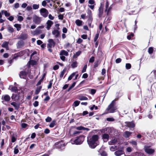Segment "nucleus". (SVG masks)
<instances>
[{
  "label": "nucleus",
  "mask_w": 156,
  "mask_h": 156,
  "mask_svg": "<svg viewBox=\"0 0 156 156\" xmlns=\"http://www.w3.org/2000/svg\"><path fill=\"white\" fill-rule=\"evenodd\" d=\"M131 65L130 63H126V69H129L131 68Z\"/></svg>",
  "instance_id": "obj_49"
},
{
  "label": "nucleus",
  "mask_w": 156,
  "mask_h": 156,
  "mask_svg": "<svg viewBox=\"0 0 156 156\" xmlns=\"http://www.w3.org/2000/svg\"><path fill=\"white\" fill-rule=\"evenodd\" d=\"M129 143L133 145L136 146L137 145V142L135 141H132L129 142Z\"/></svg>",
  "instance_id": "obj_52"
},
{
  "label": "nucleus",
  "mask_w": 156,
  "mask_h": 156,
  "mask_svg": "<svg viewBox=\"0 0 156 156\" xmlns=\"http://www.w3.org/2000/svg\"><path fill=\"white\" fill-rule=\"evenodd\" d=\"M24 44V42L22 40L19 41L17 44L16 46L17 48H20L23 47Z\"/></svg>",
  "instance_id": "obj_12"
},
{
  "label": "nucleus",
  "mask_w": 156,
  "mask_h": 156,
  "mask_svg": "<svg viewBox=\"0 0 156 156\" xmlns=\"http://www.w3.org/2000/svg\"><path fill=\"white\" fill-rule=\"evenodd\" d=\"M106 120L108 121H115V119L113 118H108Z\"/></svg>",
  "instance_id": "obj_55"
},
{
  "label": "nucleus",
  "mask_w": 156,
  "mask_h": 156,
  "mask_svg": "<svg viewBox=\"0 0 156 156\" xmlns=\"http://www.w3.org/2000/svg\"><path fill=\"white\" fill-rule=\"evenodd\" d=\"M66 68H64L61 72V73L60 75V78H62L63 77V75H64L66 71Z\"/></svg>",
  "instance_id": "obj_37"
},
{
  "label": "nucleus",
  "mask_w": 156,
  "mask_h": 156,
  "mask_svg": "<svg viewBox=\"0 0 156 156\" xmlns=\"http://www.w3.org/2000/svg\"><path fill=\"white\" fill-rule=\"evenodd\" d=\"M132 148L130 147H128L126 148V151L128 152H130L132 151Z\"/></svg>",
  "instance_id": "obj_53"
},
{
  "label": "nucleus",
  "mask_w": 156,
  "mask_h": 156,
  "mask_svg": "<svg viewBox=\"0 0 156 156\" xmlns=\"http://www.w3.org/2000/svg\"><path fill=\"white\" fill-rule=\"evenodd\" d=\"M87 64L85 65V66H84V67L82 71V73H84L86 71V70L87 68Z\"/></svg>",
  "instance_id": "obj_50"
},
{
  "label": "nucleus",
  "mask_w": 156,
  "mask_h": 156,
  "mask_svg": "<svg viewBox=\"0 0 156 156\" xmlns=\"http://www.w3.org/2000/svg\"><path fill=\"white\" fill-rule=\"evenodd\" d=\"M76 129L78 130H86L87 131L89 130V129L88 128H85L82 126L76 127Z\"/></svg>",
  "instance_id": "obj_25"
},
{
  "label": "nucleus",
  "mask_w": 156,
  "mask_h": 156,
  "mask_svg": "<svg viewBox=\"0 0 156 156\" xmlns=\"http://www.w3.org/2000/svg\"><path fill=\"white\" fill-rule=\"evenodd\" d=\"M60 55H64L66 56H67L68 55V53L67 51H66L65 50H62L60 53Z\"/></svg>",
  "instance_id": "obj_24"
},
{
  "label": "nucleus",
  "mask_w": 156,
  "mask_h": 156,
  "mask_svg": "<svg viewBox=\"0 0 156 156\" xmlns=\"http://www.w3.org/2000/svg\"><path fill=\"white\" fill-rule=\"evenodd\" d=\"M83 22L79 20H76L75 21V23L78 26H80L82 25Z\"/></svg>",
  "instance_id": "obj_29"
},
{
  "label": "nucleus",
  "mask_w": 156,
  "mask_h": 156,
  "mask_svg": "<svg viewBox=\"0 0 156 156\" xmlns=\"http://www.w3.org/2000/svg\"><path fill=\"white\" fill-rule=\"evenodd\" d=\"M99 36V34H96L95 37L94 38V42H96L98 39Z\"/></svg>",
  "instance_id": "obj_62"
},
{
  "label": "nucleus",
  "mask_w": 156,
  "mask_h": 156,
  "mask_svg": "<svg viewBox=\"0 0 156 156\" xmlns=\"http://www.w3.org/2000/svg\"><path fill=\"white\" fill-rule=\"evenodd\" d=\"M9 42L5 41L3 42L1 46L2 48H5L6 50H8Z\"/></svg>",
  "instance_id": "obj_22"
},
{
  "label": "nucleus",
  "mask_w": 156,
  "mask_h": 156,
  "mask_svg": "<svg viewBox=\"0 0 156 156\" xmlns=\"http://www.w3.org/2000/svg\"><path fill=\"white\" fill-rule=\"evenodd\" d=\"M87 17L88 18V19H93L92 12L89 9H87Z\"/></svg>",
  "instance_id": "obj_18"
},
{
  "label": "nucleus",
  "mask_w": 156,
  "mask_h": 156,
  "mask_svg": "<svg viewBox=\"0 0 156 156\" xmlns=\"http://www.w3.org/2000/svg\"><path fill=\"white\" fill-rule=\"evenodd\" d=\"M59 32L58 30H54L52 31V34L55 36V37L57 38L59 35Z\"/></svg>",
  "instance_id": "obj_17"
},
{
  "label": "nucleus",
  "mask_w": 156,
  "mask_h": 156,
  "mask_svg": "<svg viewBox=\"0 0 156 156\" xmlns=\"http://www.w3.org/2000/svg\"><path fill=\"white\" fill-rule=\"evenodd\" d=\"M93 21V19H88L87 21V23L88 25L90 27L92 28L93 26L91 25V23Z\"/></svg>",
  "instance_id": "obj_34"
},
{
  "label": "nucleus",
  "mask_w": 156,
  "mask_h": 156,
  "mask_svg": "<svg viewBox=\"0 0 156 156\" xmlns=\"http://www.w3.org/2000/svg\"><path fill=\"white\" fill-rule=\"evenodd\" d=\"M52 80H51L49 82V85L48 86V89H50L51 88L52 85Z\"/></svg>",
  "instance_id": "obj_56"
},
{
  "label": "nucleus",
  "mask_w": 156,
  "mask_h": 156,
  "mask_svg": "<svg viewBox=\"0 0 156 156\" xmlns=\"http://www.w3.org/2000/svg\"><path fill=\"white\" fill-rule=\"evenodd\" d=\"M39 102L37 101H35L33 103V105L35 107L37 106L38 105Z\"/></svg>",
  "instance_id": "obj_61"
},
{
  "label": "nucleus",
  "mask_w": 156,
  "mask_h": 156,
  "mask_svg": "<svg viewBox=\"0 0 156 156\" xmlns=\"http://www.w3.org/2000/svg\"><path fill=\"white\" fill-rule=\"evenodd\" d=\"M76 84V82H73L72 85L69 87L68 91H69L70 90L73 88L75 85Z\"/></svg>",
  "instance_id": "obj_45"
},
{
  "label": "nucleus",
  "mask_w": 156,
  "mask_h": 156,
  "mask_svg": "<svg viewBox=\"0 0 156 156\" xmlns=\"http://www.w3.org/2000/svg\"><path fill=\"white\" fill-rule=\"evenodd\" d=\"M95 2L94 0H89L88 3L91 5H93L95 4Z\"/></svg>",
  "instance_id": "obj_63"
},
{
  "label": "nucleus",
  "mask_w": 156,
  "mask_h": 156,
  "mask_svg": "<svg viewBox=\"0 0 156 156\" xmlns=\"http://www.w3.org/2000/svg\"><path fill=\"white\" fill-rule=\"evenodd\" d=\"M11 105L13 106L15 109L18 110L20 108V105L19 104L16 103V102H12L11 103Z\"/></svg>",
  "instance_id": "obj_20"
},
{
  "label": "nucleus",
  "mask_w": 156,
  "mask_h": 156,
  "mask_svg": "<svg viewBox=\"0 0 156 156\" xmlns=\"http://www.w3.org/2000/svg\"><path fill=\"white\" fill-rule=\"evenodd\" d=\"M33 8L34 9H38L39 8V5L34 4L33 5Z\"/></svg>",
  "instance_id": "obj_46"
},
{
  "label": "nucleus",
  "mask_w": 156,
  "mask_h": 156,
  "mask_svg": "<svg viewBox=\"0 0 156 156\" xmlns=\"http://www.w3.org/2000/svg\"><path fill=\"white\" fill-rule=\"evenodd\" d=\"M110 150L112 151H114L117 149V146H112L110 147Z\"/></svg>",
  "instance_id": "obj_43"
},
{
  "label": "nucleus",
  "mask_w": 156,
  "mask_h": 156,
  "mask_svg": "<svg viewBox=\"0 0 156 156\" xmlns=\"http://www.w3.org/2000/svg\"><path fill=\"white\" fill-rule=\"evenodd\" d=\"M50 131L48 129H45L44 130V133L45 134H48L50 133Z\"/></svg>",
  "instance_id": "obj_60"
},
{
  "label": "nucleus",
  "mask_w": 156,
  "mask_h": 156,
  "mask_svg": "<svg viewBox=\"0 0 156 156\" xmlns=\"http://www.w3.org/2000/svg\"><path fill=\"white\" fill-rule=\"evenodd\" d=\"M79 100H87L88 99V98L85 96H82L80 97L79 98Z\"/></svg>",
  "instance_id": "obj_40"
},
{
  "label": "nucleus",
  "mask_w": 156,
  "mask_h": 156,
  "mask_svg": "<svg viewBox=\"0 0 156 156\" xmlns=\"http://www.w3.org/2000/svg\"><path fill=\"white\" fill-rule=\"evenodd\" d=\"M17 20L20 21H21L23 20V18L21 16H18Z\"/></svg>",
  "instance_id": "obj_54"
},
{
  "label": "nucleus",
  "mask_w": 156,
  "mask_h": 156,
  "mask_svg": "<svg viewBox=\"0 0 156 156\" xmlns=\"http://www.w3.org/2000/svg\"><path fill=\"white\" fill-rule=\"evenodd\" d=\"M56 125V121L53 120L50 124L49 126L50 128L53 127Z\"/></svg>",
  "instance_id": "obj_30"
},
{
  "label": "nucleus",
  "mask_w": 156,
  "mask_h": 156,
  "mask_svg": "<svg viewBox=\"0 0 156 156\" xmlns=\"http://www.w3.org/2000/svg\"><path fill=\"white\" fill-rule=\"evenodd\" d=\"M81 52V51H80L76 52V53L73 55V58H77L78 56L80 55Z\"/></svg>",
  "instance_id": "obj_33"
},
{
  "label": "nucleus",
  "mask_w": 156,
  "mask_h": 156,
  "mask_svg": "<svg viewBox=\"0 0 156 156\" xmlns=\"http://www.w3.org/2000/svg\"><path fill=\"white\" fill-rule=\"evenodd\" d=\"M42 88L41 86H39L37 87L35 90V94H37L39 93L41 90Z\"/></svg>",
  "instance_id": "obj_36"
},
{
  "label": "nucleus",
  "mask_w": 156,
  "mask_h": 156,
  "mask_svg": "<svg viewBox=\"0 0 156 156\" xmlns=\"http://www.w3.org/2000/svg\"><path fill=\"white\" fill-rule=\"evenodd\" d=\"M109 5L108 2L107 1L106 3L105 12H107V15H109L110 14L111 11L112 9V6H110L109 7H108Z\"/></svg>",
  "instance_id": "obj_6"
},
{
  "label": "nucleus",
  "mask_w": 156,
  "mask_h": 156,
  "mask_svg": "<svg viewBox=\"0 0 156 156\" xmlns=\"http://www.w3.org/2000/svg\"><path fill=\"white\" fill-rule=\"evenodd\" d=\"M3 13L6 17H8L10 15V13L8 12L7 11L4 10Z\"/></svg>",
  "instance_id": "obj_47"
},
{
  "label": "nucleus",
  "mask_w": 156,
  "mask_h": 156,
  "mask_svg": "<svg viewBox=\"0 0 156 156\" xmlns=\"http://www.w3.org/2000/svg\"><path fill=\"white\" fill-rule=\"evenodd\" d=\"M153 48L152 47H150L148 48V52L149 54H151L153 53Z\"/></svg>",
  "instance_id": "obj_48"
},
{
  "label": "nucleus",
  "mask_w": 156,
  "mask_h": 156,
  "mask_svg": "<svg viewBox=\"0 0 156 156\" xmlns=\"http://www.w3.org/2000/svg\"><path fill=\"white\" fill-rule=\"evenodd\" d=\"M125 124H126L125 126L130 128H133L135 126V124L133 122H125Z\"/></svg>",
  "instance_id": "obj_10"
},
{
  "label": "nucleus",
  "mask_w": 156,
  "mask_h": 156,
  "mask_svg": "<svg viewBox=\"0 0 156 156\" xmlns=\"http://www.w3.org/2000/svg\"><path fill=\"white\" fill-rule=\"evenodd\" d=\"M4 99L6 101H9L10 99V96L8 95H5L3 97Z\"/></svg>",
  "instance_id": "obj_31"
},
{
  "label": "nucleus",
  "mask_w": 156,
  "mask_h": 156,
  "mask_svg": "<svg viewBox=\"0 0 156 156\" xmlns=\"http://www.w3.org/2000/svg\"><path fill=\"white\" fill-rule=\"evenodd\" d=\"M30 65L32 66L35 65L36 64V62L34 60H31L29 62Z\"/></svg>",
  "instance_id": "obj_38"
},
{
  "label": "nucleus",
  "mask_w": 156,
  "mask_h": 156,
  "mask_svg": "<svg viewBox=\"0 0 156 156\" xmlns=\"http://www.w3.org/2000/svg\"><path fill=\"white\" fill-rule=\"evenodd\" d=\"M28 37V35L26 34H22L20 36L18 39L25 40L27 39Z\"/></svg>",
  "instance_id": "obj_15"
},
{
  "label": "nucleus",
  "mask_w": 156,
  "mask_h": 156,
  "mask_svg": "<svg viewBox=\"0 0 156 156\" xmlns=\"http://www.w3.org/2000/svg\"><path fill=\"white\" fill-rule=\"evenodd\" d=\"M109 136L108 134L104 133L102 135V139L104 142H107L109 140Z\"/></svg>",
  "instance_id": "obj_13"
},
{
  "label": "nucleus",
  "mask_w": 156,
  "mask_h": 156,
  "mask_svg": "<svg viewBox=\"0 0 156 156\" xmlns=\"http://www.w3.org/2000/svg\"><path fill=\"white\" fill-rule=\"evenodd\" d=\"M7 30L10 33H13L14 31L13 28L11 27H9L7 28Z\"/></svg>",
  "instance_id": "obj_42"
},
{
  "label": "nucleus",
  "mask_w": 156,
  "mask_h": 156,
  "mask_svg": "<svg viewBox=\"0 0 156 156\" xmlns=\"http://www.w3.org/2000/svg\"><path fill=\"white\" fill-rule=\"evenodd\" d=\"M11 90L12 91L16 93L18 91V89L16 87H12Z\"/></svg>",
  "instance_id": "obj_44"
},
{
  "label": "nucleus",
  "mask_w": 156,
  "mask_h": 156,
  "mask_svg": "<svg viewBox=\"0 0 156 156\" xmlns=\"http://www.w3.org/2000/svg\"><path fill=\"white\" fill-rule=\"evenodd\" d=\"M123 94V93L122 90H119L118 92L116 93V98L115 100V101L118 100L121 96H122Z\"/></svg>",
  "instance_id": "obj_11"
},
{
  "label": "nucleus",
  "mask_w": 156,
  "mask_h": 156,
  "mask_svg": "<svg viewBox=\"0 0 156 156\" xmlns=\"http://www.w3.org/2000/svg\"><path fill=\"white\" fill-rule=\"evenodd\" d=\"M150 146L145 145L144 146V149L146 153L148 154H151L154 153L155 150L154 149L151 148Z\"/></svg>",
  "instance_id": "obj_4"
},
{
  "label": "nucleus",
  "mask_w": 156,
  "mask_h": 156,
  "mask_svg": "<svg viewBox=\"0 0 156 156\" xmlns=\"http://www.w3.org/2000/svg\"><path fill=\"white\" fill-rule=\"evenodd\" d=\"M55 147L58 148L63 149L65 146V144L62 141L56 143L55 144Z\"/></svg>",
  "instance_id": "obj_5"
},
{
  "label": "nucleus",
  "mask_w": 156,
  "mask_h": 156,
  "mask_svg": "<svg viewBox=\"0 0 156 156\" xmlns=\"http://www.w3.org/2000/svg\"><path fill=\"white\" fill-rule=\"evenodd\" d=\"M42 33V30L39 29L37 28L35 31L34 32V34L37 35L40 34Z\"/></svg>",
  "instance_id": "obj_27"
},
{
  "label": "nucleus",
  "mask_w": 156,
  "mask_h": 156,
  "mask_svg": "<svg viewBox=\"0 0 156 156\" xmlns=\"http://www.w3.org/2000/svg\"><path fill=\"white\" fill-rule=\"evenodd\" d=\"M115 104V100H113L106 109V111L107 113H113L117 109L116 107H114Z\"/></svg>",
  "instance_id": "obj_3"
},
{
  "label": "nucleus",
  "mask_w": 156,
  "mask_h": 156,
  "mask_svg": "<svg viewBox=\"0 0 156 156\" xmlns=\"http://www.w3.org/2000/svg\"><path fill=\"white\" fill-rule=\"evenodd\" d=\"M22 55V53L21 52L15 54L12 58L14 59H16L18 57Z\"/></svg>",
  "instance_id": "obj_23"
},
{
  "label": "nucleus",
  "mask_w": 156,
  "mask_h": 156,
  "mask_svg": "<svg viewBox=\"0 0 156 156\" xmlns=\"http://www.w3.org/2000/svg\"><path fill=\"white\" fill-rule=\"evenodd\" d=\"M117 141V139L116 138H113L110 141L108 142V143L109 145H112L115 144Z\"/></svg>",
  "instance_id": "obj_19"
},
{
  "label": "nucleus",
  "mask_w": 156,
  "mask_h": 156,
  "mask_svg": "<svg viewBox=\"0 0 156 156\" xmlns=\"http://www.w3.org/2000/svg\"><path fill=\"white\" fill-rule=\"evenodd\" d=\"M14 153L15 154H16L19 152V150L18 148H17V147H16L14 149Z\"/></svg>",
  "instance_id": "obj_59"
},
{
  "label": "nucleus",
  "mask_w": 156,
  "mask_h": 156,
  "mask_svg": "<svg viewBox=\"0 0 156 156\" xmlns=\"http://www.w3.org/2000/svg\"><path fill=\"white\" fill-rule=\"evenodd\" d=\"M114 154L116 156H120L123 154V151L122 150H118L115 151Z\"/></svg>",
  "instance_id": "obj_21"
},
{
  "label": "nucleus",
  "mask_w": 156,
  "mask_h": 156,
  "mask_svg": "<svg viewBox=\"0 0 156 156\" xmlns=\"http://www.w3.org/2000/svg\"><path fill=\"white\" fill-rule=\"evenodd\" d=\"M132 133L128 131H126L124 133V136L126 138H128L131 134Z\"/></svg>",
  "instance_id": "obj_28"
},
{
  "label": "nucleus",
  "mask_w": 156,
  "mask_h": 156,
  "mask_svg": "<svg viewBox=\"0 0 156 156\" xmlns=\"http://www.w3.org/2000/svg\"><path fill=\"white\" fill-rule=\"evenodd\" d=\"M88 74L87 73H85L83 75L82 77V78L86 79L88 77Z\"/></svg>",
  "instance_id": "obj_64"
},
{
  "label": "nucleus",
  "mask_w": 156,
  "mask_h": 156,
  "mask_svg": "<svg viewBox=\"0 0 156 156\" xmlns=\"http://www.w3.org/2000/svg\"><path fill=\"white\" fill-rule=\"evenodd\" d=\"M99 13L98 14V16L99 17H101L102 16L103 13V8L101 6L99 8Z\"/></svg>",
  "instance_id": "obj_26"
},
{
  "label": "nucleus",
  "mask_w": 156,
  "mask_h": 156,
  "mask_svg": "<svg viewBox=\"0 0 156 156\" xmlns=\"http://www.w3.org/2000/svg\"><path fill=\"white\" fill-rule=\"evenodd\" d=\"M51 118L49 117H47L45 119V121L47 122H50L51 121Z\"/></svg>",
  "instance_id": "obj_58"
},
{
  "label": "nucleus",
  "mask_w": 156,
  "mask_h": 156,
  "mask_svg": "<svg viewBox=\"0 0 156 156\" xmlns=\"http://www.w3.org/2000/svg\"><path fill=\"white\" fill-rule=\"evenodd\" d=\"M40 11L41 15L44 17H46L47 16L48 14V12L46 9L45 8H42Z\"/></svg>",
  "instance_id": "obj_8"
},
{
  "label": "nucleus",
  "mask_w": 156,
  "mask_h": 156,
  "mask_svg": "<svg viewBox=\"0 0 156 156\" xmlns=\"http://www.w3.org/2000/svg\"><path fill=\"white\" fill-rule=\"evenodd\" d=\"M14 27L16 28L17 30L19 31L21 29V25L18 24H15L14 25Z\"/></svg>",
  "instance_id": "obj_35"
},
{
  "label": "nucleus",
  "mask_w": 156,
  "mask_h": 156,
  "mask_svg": "<svg viewBox=\"0 0 156 156\" xmlns=\"http://www.w3.org/2000/svg\"><path fill=\"white\" fill-rule=\"evenodd\" d=\"M85 137L83 135H81L76 137L75 139H72L70 140L72 144L80 145L81 144L84 140Z\"/></svg>",
  "instance_id": "obj_2"
},
{
  "label": "nucleus",
  "mask_w": 156,
  "mask_h": 156,
  "mask_svg": "<svg viewBox=\"0 0 156 156\" xmlns=\"http://www.w3.org/2000/svg\"><path fill=\"white\" fill-rule=\"evenodd\" d=\"M88 112L87 111H84L83 112V113L82 114H81V113H80V114H77V115H83V116H84L87 114H88Z\"/></svg>",
  "instance_id": "obj_51"
},
{
  "label": "nucleus",
  "mask_w": 156,
  "mask_h": 156,
  "mask_svg": "<svg viewBox=\"0 0 156 156\" xmlns=\"http://www.w3.org/2000/svg\"><path fill=\"white\" fill-rule=\"evenodd\" d=\"M27 73L25 71H22L20 72L19 76L20 78L25 79Z\"/></svg>",
  "instance_id": "obj_14"
},
{
  "label": "nucleus",
  "mask_w": 156,
  "mask_h": 156,
  "mask_svg": "<svg viewBox=\"0 0 156 156\" xmlns=\"http://www.w3.org/2000/svg\"><path fill=\"white\" fill-rule=\"evenodd\" d=\"M48 43L47 44L48 48H51L54 47L55 43L52 39H50L48 40Z\"/></svg>",
  "instance_id": "obj_9"
},
{
  "label": "nucleus",
  "mask_w": 156,
  "mask_h": 156,
  "mask_svg": "<svg viewBox=\"0 0 156 156\" xmlns=\"http://www.w3.org/2000/svg\"><path fill=\"white\" fill-rule=\"evenodd\" d=\"M33 22L37 24H40L41 20V17L36 15H34L33 16Z\"/></svg>",
  "instance_id": "obj_7"
},
{
  "label": "nucleus",
  "mask_w": 156,
  "mask_h": 156,
  "mask_svg": "<svg viewBox=\"0 0 156 156\" xmlns=\"http://www.w3.org/2000/svg\"><path fill=\"white\" fill-rule=\"evenodd\" d=\"M77 73V72H76L73 73L68 77V81L71 80L72 78L76 75V74Z\"/></svg>",
  "instance_id": "obj_32"
},
{
  "label": "nucleus",
  "mask_w": 156,
  "mask_h": 156,
  "mask_svg": "<svg viewBox=\"0 0 156 156\" xmlns=\"http://www.w3.org/2000/svg\"><path fill=\"white\" fill-rule=\"evenodd\" d=\"M94 61V57H92L89 59V62L90 63H93Z\"/></svg>",
  "instance_id": "obj_57"
},
{
  "label": "nucleus",
  "mask_w": 156,
  "mask_h": 156,
  "mask_svg": "<svg viewBox=\"0 0 156 156\" xmlns=\"http://www.w3.org/2000/svg\"><path fill=\"white\" fill-rule=\"evenodd\" d=\"M98 139V136L97 135H94L92 136L87 137V143L90 148H94L99 144Z\"/></svg>",
  "instance_id": "obj_1"
},
{
  "label": "nucleus",
  "mask_w": 156,
  "mask_h": 156,
  "mask_svg": "<svg viewBox=\"0 0 156 156\" xmlns=\"http://www.w3.org/2000/svg\"><path fill=\"white\" fill-rule=\"evenodd\" d=\"M46 23L47 24L46 28L48 30H49L52 25L53 24V23L52 21L50 20H48L47 21Z\"/></svg>",
  "instance_id": "obj_16"
},
{
  "label": "nucleus",
  "mask_w": 156,
  "mask_h": 156,
  "mask_svg": "<svg viewBox=\"0 0 156 156\" xmlns=\"http://www.w3.org/2000/svg\"><path fill=\"white\" fill-rule=\"evenodd\" d=\"M80 103V101H75L73 104V105H74L75 107L78 106Z\"/></svg>",
  "instance_id": "obj_41"
},
{
  "label": "nucleus",
  "mask_w": 156,
  "mask_h": 156,
  "mask_svg": "<svg viewBox=\"0 0 156 156\" xmlns=\"http://www.w3.org/2000/svg\"><path fill=\"white\" fill-rule=\"evenodd\" d=\"M77 66V62L76 61L73 62L71 64L73 68H75Z\"/></svg>",
  "instance_id": "obj_39"
}]
</instances>
